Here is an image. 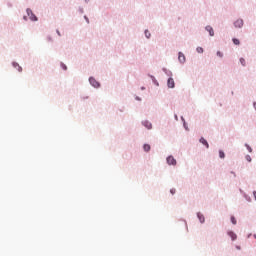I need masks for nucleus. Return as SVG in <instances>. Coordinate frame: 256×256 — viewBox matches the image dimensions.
<instances>
[{
    "label": "nucleus",
    "instance_id": "f257e3e1",
    "mask_svg": "<svg viewBox=\"0 0 256 256\" xmlns=\"http://www.w3.org/2000/svg\"><path fill=\"white\" fill-rule=\"evenodd\" d=\"M26 12H27L28 17H30L31 21H37V16H35V14H33V11L31 9L28 8L26 10Z\"/></svg>",
    "mask_w": 256,
    "mask_h": 256
},
{
    "label": "nucleus",
    "instance_id": "f03ea898",
    "mask_svg": "<svg viewBox=\"0 0 256 256\" xmlns=\"http://www.w3.org/2000/svg\"><path fill=\"white\" fill-rule=\"evenodd\" d=\"M89 82L91 84L92 87H95L96 89L100 87L99 82H97V80H95V78L91 77L89 79Z\"/></svg>",
    "mask_w": 256,
    "mask_h": 256
},
{
    "label": "nucleus",
    "instance_id": "7ed1b4c3",
    "mask_svg": "<svg viewBox=\"0 0 256 256\" xmlns=\"http://www.w3.org/2000/svg\"><path fill=\"white\" fill-rule=\"evenodd\" d=\"M167 163H168V165H177V160H175V158L173 156H169L167 158Z\"/></svg>",
    "mask_w": 256,
    "mask_h": 256
},
{
    "label": "nucleus",
    "instance_id": "20e7f679",
    "mask_svg": "<svg viewBox=\"0 0 256 256\" xmlns=\"http://www.w3.org/2000/svg\"><path fill=\"white\" fill-rule=\"evenodd\" d=\"M167 85L170 89H173L175 87V80H173V78H169Z\"/></svg>",
    "mask_w": 256,
    "mask_h": 256
},
{
    "label": "nucleus",
    "instance_id": "39448f33",
    "mask_svg": "<svg viewBox=\"0 0 256 256\" xmlns=\"http://www.w3.org/2000/svg\"><path fill=\"white\" fill-rule=\"evenodd\" d=\"M206 31H208L210 37H213L215 35V31L213 30V27L206 26Z\"/></svg>",
    "mask_w": 256,
    "mask_h": 256
},
{
    "label": "nucleus",
    "instance_id": "423d86ee",
    "mask_svg": "<svg viewBox=\"0 0 256 256\" xmlns=\"http://www.w3.org/2000/svg\"><path fill=\"white\" fill-rule=\"evenodd\" d=\"M234 26L238 27V29H241V27H243V20H236L234 22Z\"/></svg>",
    "mask_w": 256,
    "mask_h": 256
},
{
    "label": "nucleus",
    "instance_id": "0eeeda50",
    "mask_svg": "<svg viewBox=\"0 0 256 256\" xmlns=\"http://www.w3.org/2000/svg\"><path fill=\"white\" fill-rule=\"evenodd\" d=\"M178 60L180 61V63H185V54L179 52V54H178Z\"/></svg>",
    "mask_w": 256,
    "mask_h": 256
},
{
    "label": "nucleus",
    "instance_id": "6e6552de",
    "mask_svg": "<svg viewBox=\"0 0 256 256\" xmlns=\"http://www.w3.org/2000/svg\"><path fill=\"white\" fill-rule=\"evenodd\" d=\"M228 235L231 237L232 241L237 239V234H235L233 231H228Z\"/></svg>",
    "mask_w": 256,
    "mask_h": 256
},
{
    "label": "nucleus",
    "instance_id": "1a4fd4ad",
    "mask_svg": "<svg viewBox=\"0 0 256 256\" xmlns=\"http://www.w3.org/2000/svg\"><path fill=\"white\" fill-rule=\"evenodd\" d=\"M197 217L200 221V223H205V216L201 214L200 212L197 214Z\"/></svg>",
    "mask_w": 256,
    "mask_h": 256
},
{
    "label": "nucleus",
    "instance_id": "9d476101",
    "mask_svg": "<svg viewBox=\"0 0 256 256\" xmlns=\"http://www.w3.org/2000/svg\"><path fill=\"white\" fill-rule=\"evenodd\" d=\"M200 143H202V145H205V147L209 149V143L207 142V140H205V138H200Z\"/></svg>",
    "mask_w": 256,
    "mask_h": 256
},
{
    "label": "nucleus",
    "instance_id": "9b49d317",
    "mask_svg": "<svg viewBox=\"0 0 256 256\" xmlns=\"http://www.w3.org/2000/svg\"><path fill=\"white\" fill-rule=\"evenodd\" d=\"M13 67H15L19 72H22L23 71V68L21 66H19V64L17 63H13Z\"/></svg>",
    "mask_w": 256,
    "mask_h": 256
},
{
    "label": "nucleus",
    "instance_id": "f8f14e48",
    "mask_svg": "<svg viewBox=\"0 0 256 256\" xmlns=\"http://www.w3.org/2000/svg\"><path fill=\"white\" fill-rule=\"evenodd\" d=\"M143 125H145L146 129H151V128L153 127V125L151 124V122H147V121H145V122L143 123Z\"/></svg>",
    "mask_w": 256,
    "mask_h": 256
},
{
    "label": "nucleus",
    "instance_id": "ddd939ff",
    "mask_svg": "<svg viewBox=\"0 0 256 256\" xmlns=\"http://www.w3.org/2000/svg\"><path fill=\"white\" fill-rule=\"evenodd\" d=\"M143 149H144V151L149 152V151H151V145L144 144Z\"/></svg>",
    "mask_w": 256,
    "mask_h": 256
},
{
    "label": "nucleus",
    "instance_id": "4468645a",
    "mask_svg": "<svg viewBox=\"0 0 256 256\" xmlns=\"http://www.w3.org/2000/svg\"><path fill=\"white\" fill-rule=\"evenodd\" d=\"M219 157L220 159H225V152L219 151Z\"/></svg>",
    "mask_w": 256,
    "mask_h": 256
},
{
    "label": "nucleus",
    "instance_id": "2eb2a0df",
    "mask_svg": "<svg viewBox=\"0 0 256 256\" xmlns=\"http://www.w3.org/2000/svg\"><path fill=\"white\" fill-rule=\"evenodd\" d=\"M231 223L233 225H237V220L235 219V216H231Z\"/></svg>",
    "mask_w": 256,
    "mask_h": 256
},
{
    "label": "nucleus",
    "instance_id": "dca6fc26",
    "mask_svg": "<svg viewBox=\"0 0 256 256\" xmlns=\"http://www.w3.org/2000/svg\"><path fill=\"white\" fill-rule=\"evenodd\" d=\"M245 147L247 148V150L249 151V153H253V148H251V146H249L248 144H246Z\"/></svg>",
    "mask_w": 256,
    "mask_h": 256
},
{
    "label": "nucleus",
    "instance_id": "f3484780",
    "mask_svg": "<svg viewBox=\"0 0 256 256\" xmlns=\"http://www.w3.org/2000/svg\"><path fill=\"white\" fill-rule=\"evenodd\" d=\"M233 43H234V45H240L239 39H237V38L233 39Z\"/></svg>",
    "mask_w": 256,
    "mask_h": 256
},
{
    "label": "nucleus",
    "instance_id": "a211bd4d",
    "mask_svg": "<svg viewBox=\"0 0 256 256\" xmlns=\"http://www.w3.org/2000/svg\"><path fill=\"white\" fill-rule=\"evenodd\" d=\"M145 36L147 37V39H149V37H151V33H149L148 30L145 31Z\"/></svg>",
    "mask_w": 256,
    "mask_h": 256
},
{
    "label": "nucleus",
    "instance_id": "6ab92c4d",
    "mask_svg": "<svg viewBox=\"0 0 256 256\" xmlns=\"http://www.w3.org/2000/svg\"><path fill=\"white\" fill-rule=\"evenodd\" d=\"M196 51H197V53H203V48H202V47H198V48L196 49Z\"/></svg>",
    "mask_w": 256,
    "mask_h": 256
},
{
    "label": "nucleus",
    "instance_id": "aec40b11",
    "mask_svg": "<svg viewBox=\"0 0 256 256\" xmlns=\"http://www.w3.org/2000/svg\"><path fill=\"white\" fill-rule=\"evenodd\" d=\"M240 63H241V65H243V67H245V59L244 58H240Z\"/></svg>",
    "mask_w": 256,
    "mask_h": 256
},
{
    "label": "nucleus",
    "instance_id": "412c9836",
    "mask_svg": "<svg viewBox=\"0 0 256 256\" xmlns=\"http://www.w3.org/2000/svg\"><path fill=\"white\" fill-rule=\"evenodd\" d=\"M246 161H248V163H251V156L246 155Z\"/></svg>",
    "mask_w": 256,
    "mask_h": 256
},
{
    "label": "nucleus",
    "instance_id": "4be33fe9",
    "mask_svg": "<svg viewBox=\"0 0 256 256\" xmlns=\"http://www.w3.org/2000/svg\"><path fill=\"white\" fill-rule=\"evenodd\" d=\"M217 56H218V57H223V53H222L221 51H218V52H217Z\"/></svg>",
    "mask_w": 256,
    "mask_h": 256
},
{
    "label": "nucleus",
    "instance_id": "5701e85b",
    "mask_svg": "<svg viewBox=\"0 0 256 256\" xmlns=\"http://www.w3.org/2000/svg\"><path fill=\"white\" fill-rule=\"evenodd\" d=\"M62 69H64V71H67V66H65V64H62Z\"/></svg>",
    "mask_w": 256,
    "mask_h": 256
},
{
    "label": "nucleus",
    "instance_id": "b1692460",
    "mask_svg": "<svg viewBox=\"0 0 256 256\" xmlns=\"http://www.w3.org/2000/svg\"><path fill=\"white\" fill-rule=\"evenodd\" d=\"M170 193H171L172 195H175V189H171V190H170Z\"/></svg>",
    "mask_w": 256,
    "mask_h": 256
},
{
    "label": "nucleus",
    "instance_id": "393cba45",
    "mask_svg": "<svg viewBox=\"0 0 256 256\" xmlns=\"http://www.w3.org/2000/svg\"><path fill=\"white\" fill-rule=\"evenodd\" d=\"M57 34L59 35V37H61V32H59V30H57Z\"/></svg>",
    "mask_w": 256,
    "mask_h": 256
},
{
    "label": "nucleus",
    "instance_id": "a878e982",
    "mask_svg": "<svg viewBox=\"0 0 256 256\" xmlns=\"http://www.w3.org/2000/svg\"><path fill=\"white\" fill-rule=\"evenodd\" d=\"M25 21H27V16H24Z\"/></svg>",
    "mask_w": 256,
    "mask_h": 256
},
{
    "label": "nucleus",
    "instance_id": "bb28decb",
    "mask_svg": "<svg viewBox=\"0 0 256 256\" xmlns=\"http://www.w3.org/2000/svg\"><path fill=\"white\" fill-rule=\"evenodd\" d=\"M255 239H256V235H254Z\"/></svg>",
    "mask_w": 256,
    "mask_h": 256
}]
</instances>
